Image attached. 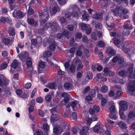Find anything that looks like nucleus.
<instances>
[{
    "mask_svg": "<svg viewBox=\"0 0 135 135\" xmlns=\"http://www.w3.org/2000/svg\"><path fill=\"white\" fill-rule=\"evenodd\" d=\"M112 19V17L109 15H108L106 16L105 19L106 27L109 31L110 36H114L116 37L117 33L115 32V30L114 28V24L113 23H112L111 22L109 21ZM113 40H114V44L116 45L119 48L120 47L118 45L120 42V40L116 37L113 38Z\"/></svg>",
    "mask_w": 135,
    "mask_h": 135,
    "instance_id": "1",
    "label": "nucleus"
},
{
    "mask_svg": "<svg viewBox=\"0 0 135 135\" xmlns=\"http://www.w3.org/2000/svg\"><path fill=\"white\" fill-rule=\"evenodd\" d=\"M47 21H46V20L45 21H44V20H40L41 25L43 26V28L40 30L41 32L47 29L50 27H51L52 23H53V22L50 21L47 23H45V22Z\"/></svg>",
    "mask_w": 135,
    "mask_h": 135,
    "instance_id": "2",
    "label": "nucleus"
},
{
    "mask_svg": "<svg viewBox=\"0 0 135 135\" xmlns=\"http://www.w3.org/2000/svg\"><path fill=\"white\" fill-rule=\"evenodd\" d=\"M135 118V112L131 111L127 115V118L126 120V122L128 124L131 123L132 120H134Z\"/></svg>",
    "mask_w": 135,
    "mask_h": 135,
    "instance_id": "3",
    "label": "nucleus"
},
{
    "mask_svg": "<svg viewBox=\"0 0 135 135\" xmlns=\"http://www.w3.org/2000/svg\"><path fill=\"white\" fill-rule=\"evenodd\" d=\"M119 110L122 111H124L128 109V102L125 100H122L119 102Z\"/></svg>",
    "mask_w": 135,
    "mask_h": 135,
    "instance_id": "4",
    "label": "nucleus"
},
{
    "mask_svg": "<svg viewBox=\"0 0 135 135\" xmlns=\"http://www.w3.org/2000/svg\"><path fill=\"white\" fill-rule=\"evenodd\" d=\"M12 15L15 18L18 19H21L24 16L21 11L19 10L17 11L15 9Z\"/></svg>",
    "mask_w": 135,
    "mask_h": 135,
    "instance_id": "5",
    "label": "nucleus"
},
{
    "mask_svg": "<svg viewBox=\"0 0 135 135\" xmlns=\"http://www.w3.org/2000/svg\"><path fill=\"white\" fill-rule=\"evenodd\" d=\"M39 15L40 18H44L43 20H44V21H45L46 20V21L49 17L48 11L40 12Z\"/></svg>",
    "mask_w": 135,
    "mask_h": 135,
    "instance_id": "6",
    "label": "nucleus"
},
{
    "mask_svg": "<svg viewBox=\"0 0 135 135\" xmlns=\"http://www.w3.org/2000/svg\"><path fill=\"white\" fill-rule=\"evenodd\" d=\"M110 110L111 113L109 114V116L110 118L114 119H116L117 117L115 114V108L114 106H112L110 108Z\"/></svg>",
    "mask_w": 135,
    "mask_h": 135,
    "instance_id": "7",
    "label": "nucleus"
},
{
    "mask_svg": "<svg viewBox=\"0 0 135 135\" xmlns=\"http://www.w3.org/2000/svg\"><path fill=\"white\" fill-rule=\"evenodd\" d=\"M55 110L56 109L55 108L52 109L50 110L51 112L52 113L50 121L51 123H54L55 122L57 121L59 119V117L56 114L54 116L52 114L56 112Z\"/></svg>",
    "mask_w": 135,
    "mask_h": 135,
    "instance_id": "8",
    "label": "nucleus"
},
{
    "mask_svg": "<svg viewBox=\"0 0 135 135\" xmlns=\"http://www.w3.org/2000/svg\"><path fill=\"white\" fill-rule=\"evenodd\" d=\"M18 56L20 59L23 62L26 59L28 60L29 57L28 53L26 52L21 53L20 55H19Z\"/></svg>",
    "mask_w": 135,
    "mask_h": 135,
    "instance_id": "9",
    "label": "nucleus"
},
{
    "mask_svg": "<svg viewBox=\"0 0 135 135\" xmlns=\"http://www.w3.org/2000/svg\"><path fill=\"white\" fill-rule=\"evenodd\" d=\"M64 128H61L59 125L53 128V133L56 135H58L62 132Z\"/></svg>",
    "mask_w": 135,
    "mask_h": 135,
    "instance_id": "10",
    "label": "nucleus"
},
{
    "mask_svg": "<svg viewBox=\"0 0 135 135\" xmlns=\"http://www.w3.org/2000/svg\"><path fill=\"white\" fill-rule=\"evenodd\" d=\"M117 61L119 63L121 64L123 62L124 59L123 57L119 55L114 56L112 60V62L114 63L116 62Z\"/></svg>",
    "mask_w": 135,
    "mask_h": 135,
    "instance_id": "11",
    "label": "nucleus"
},
{
    "mask_svg": "<svg viewBox=\"0 0 135 135\" xmlns=\"http://www.w3.org/2000/svg\"><path fill=\"white\" fill-rule=\"evenodd\" d=\"M94 132L100 133L103 131V128L101 127L99 123H97L92 128Z\"/></svg>",
    "mask_w": 135,
    "mask_h": 135,
    "instance_id": "12",
    "label": "nucleus"
},
{
    "mask_svg": "<svg viewBox=\"0 0 135 135\" xmlns=\"http://www.w3.org/2000/svg\"><path fill=\"white\" fill-rule=\"evenodd\" d=\"M17 94L20 97L24 99L27 98L28 97L27 95L25 93H23L22 90L20 89H17L16 90Z\"/></svg>",
    "mask_w": 135,
    "mask_h": 135,
    "instance_id": "13",
    "label": "nucleus"
},
{
    "mask_svg": "<svg viewBox=\"0 0 135 135\" xmlns=\"http://www.w3.org/2000/svg\"><path fill=\"white\" fill-rule=\"evenodd\" d=\"M61 96L64 98V101L65 103H67L69 100L70 95L68 93L63 92L61 93Z\"/></svg>",
    "mask_w": 135,
    "mask_h": 135,
    "instance_id": "14",
    "label": "nucleus"
},
{
    "mask_svg": "<svg viewBox=\"0 0 135 135\" xmlns=\"http://www.w3.org/2000/svg\"><path fill=\"white\" fill-rule=\"evenodd\" d=\"M75 65H78L77 68V70H81L83 66V65L81 64V61L79 59H77L76 60Z\"/></svg>",
    "mask_w": 135,
    "mask_h": 135,
    "instance_id": "15",
    "label": "nucleus"
},
{
    "mask_svg": "<svg viewBox=\"0 0 135 135\" xmlns=\"http://www.w3.org/2000/svg\"><path fill=\"white\" fill-rule=\"evenodd\" d=\"M59 28V25L55 21L53 22V23L52 25L51 28V30L53 31H56Z\"/></svg>",
    "mask_w": 135,
    "mask_h": 135,
    "instance_id": "16",
    "label": "nucleus"
},
{
    "mask_svg": "<svg viewBox=\"0 0 135 135\" xmlns=\"http://www.w3.org/2000/svg\"><path fill=\"white\" fill-rule=\"evenodd\" d=\"M0 21L3 23H5L6 22L9 23L11 22V20L9 19L8 17L1 16L0 18Z\"/></svg>",
    "mask_w": 135,
    "mask_h": 135,
    "instance_id": "17",
    "label": "nucleus"
},
{
    "mask_svg": "<svg viewBox=\"0 0 135 135\" xmlns=\"http://www.w3.org/2000/svg\"><path fill=\"white\" fill-rule=\"evenodd\" d=\"M107 51L112 56H114L115 53V51L113 49L112 47L110 46L107 48Z\"/></svg>",
    "mask_w": 135,
    "mask_h": 135,
    "instance_id": "18",
    "label": "nucleus"
},
{
    "mask_svg": "<svg viewBox=\"0 0 135 135\" xmlns=\"http://www.w3.org/2000/svg\"><path fill=\"white\" fill-rule=\"evenodd\" d=\"M121 11H122V9H121L120 7H116L113 10V15L117 16H118L119 14V12Z\"/></svg>",
    "mask_w": 135,
    "mask_h": 135,
    "instance_id": "19",
    "label": "nucleus"
},
{
    "mask_svg": "<svg viewBox=\"0 0 135 135\" xmlns=\"http://www.w3.org/2000/svg\"><path fill=\"white\" fill-rule=\"evenodd\" d=\"M118 75L123 77H125L128 75V72L125 70H123L120 71L118 73Z\"/></svg>",
    "mask_w": 135,
    "mask_h": 135,
    "instance_id": "20",
    "label": "nucleus"
},
{
    "mask_svg": "<svg viewBox=\"0 0 135 135\" xmlns=\"http://www.w3.org/2000/svg\"><path fill=\"white\" fill-rule=\"evenodd\" d=\"M28 23L30 25H33L35 23V25H37V22H35L34 20L32 18H28L27 20Z\"/></svg>",
    "mask_w": 135,
    "mask_h": 135,
    "instance_id": "21",
    "label": "nucleus"
},
{
    "mask_svg": "<svg viewBox=\"0 0 135 135\" xmlns=\"http://www.w3.org/2000/svg\"><path fill=\"white\" fill-rule=\"evenodd\" d=\"M59 9V8L57 6L54 7L52 9V13H50L51 15H52L56 13Z\"/></svg>",
    "mask_w": 135,
    "mask_h": 135,
    "instance_id": "22",
    "label": "nucleus"
},
{
    "mask_svg": "<svg viewBox=\"0 0 135 135\" xmlns=\"http://www.w3.org/2000/svg\"><path fill=\"white\" fill-rule=\"evenodd\" d=\"M119 112L121 118L122 119L126 120H126L127 119V117L123 111L119 110Z\"/></svg>",
    "mask_w": 135,
    "mask_h": 135,
    "instance_id": "23",
    "label": "nucleus"
},
{
    "mask_svg": "<svg viewBox=\"0 0 135 135\" xmlns=\"http://www.w3.org/2000/svg\"><path fill=\"white\" fill-rule=\"evenodd\" d=\"M101 91L103 93H106L108 91V87L105 85H103L100 89Z\"/></svg>",
    "mask_w": 135,
    "mask_h": 135,
    "instance_id": "24",
    "label": "nucleus"
},
{
    "mask_svg": "<svg viewBox=\"0 0 135 135\" xmlns=\"http://www.w3.org/2000/svg\"><path fill=\"white\" fill-rule=\"evenodd\" d=\"M93 18L95 19L100 20H102V15L100 14L96 13L93 16Z\"/></svg>",
    "mask_w": 135,
    "mask_h": 135,
    "instance_id": "25",
    "label": "nucleus"
},
{
    "mask_svg": "<svg viewBox=\"0 0 135 135\" xmlns=\"http://www.w3.org/2000/svg\"><path fill=\"white\" fill-rule=\"evenodd\" d=\"M18 63V61L14 59L11 63V66L13 68L16 69L17 67Z\"/></svg>",
    "mask_w": 135,
    "mask_h": 135,
    "instance_id": "26",
    "label": "nucleus"
},
{
    "mask_svg": "<svg viewBox=\"0 0 135 135\" xmlns=\"http://www.w3.org/2000/svg\"><path fill=\"white\" fill-rule=\"evenodd\" d=\"M81 28L83 30H86L88 27L90 26L88 24H86L85 23H81L80 25Z\"/></svg>",
    "mask_w": 135,
    "mask_h": 135,
    "instance_id": "27",
    "label": "nucleus"
},
{
    "mask_svg": "<svg viewBox=\"0 0 135 135\" xmlns=\"http://www.w3.org/2000/svg\"><path fill=\"white\" fill-rule=\"evenodd\" d=\"M78 104L77 101L72 102L71 104V105L72 107L74 110H75V109L76 108L77 105Z\"/></svg>",
    "mask_w": 135,
    "mask_h": 135,
    "instance_id": "28",
    "label": "nucleus"
},
{
    "mask_svg": "<svg viewBox=\"0 0 135 135\" xmlns=\"http://www.w3.org/2000/svg\"><path fill=\"white\" fill-rule=\"evenodd\" d=\"M89 128L87 127H83L81 133L83 134H87L88 133Z\"/></svg>",
    "mask_w": 135,
    "mask_h": 135,
    "instance_id": "29",
    "label": "nucleus"
},
{
    "mask_svg": "<svg viewBox=\"0 0 135 135\" xmlns=\"http://www.w3.org/2000/svg\"><path fill=\"white\" fill-rule=\"evenodd\" d=\"M128 91L131 93L135 90V86L132 85H130L128 87Z\"/></svg>",
    "mask_w": 135,
    "mask_h": 135,
    "instance_id": "30",
    "label": "nucleus"
},
{
    "mask_svg": "<svg viewBox=\"0 0 135 135\" xmlns=\"http://www.w3.org/2000/svg\"><path fill=\"white\" fill-rule=\"evenodd\" d=\"M9 34L10 36H13L15 35V29L13 27H12L9 31Z\"/></svg>",
    "mask_w": 135,
    "mask_h": 135,
    "instance_id": "31",
    "label": "nucleus"
},
{
    "mask_svg": "<svg viewBox=\"0 0 135 135\" xmlns=\"http://www.w3.org/2000/svg\"><path fill=\"white\" fill-rule=\"evenodd\" d=\"M122 93V92L121 91L118 90L116 93V96L115 97V99H116L120 98V96Z\"/></svg>",
    "mask_w": 135,
    "mask_h": 135,
    "instance_id": "32",
    "label": "nucleus"
},
{
    "mask_svg": "<svg viewBox=\"0 0 135 135\" xmlns=\"http://www.w3.org/2000/svg\"><path fill=\"white\" fill-rule=\"evenodd\" d=\"M116 80H114L113 81L114 82L116 83H119L122 84H124V81L123 79H119L118 78H116Z\"/></svg>",
    "mask_w": 135,
    "mask_h": 135,
    "instance_id": "33",
    "label": "nucleus"
},
{
    "mask_svg": "<svg viewBox=\"0 0 135 135\" xmlns=\"http://www.w3.org/2000/svg\"><path fill=\"white\" fill-rule=\"evenodd\" d=\"M118 125L119 127L122 128H124L126 127L125 123L122 121L119 122L118 123Z\"/></svg>",
    "mask_w": 135,
    "mask_h": 135,
    "instance_id": "34",
    "label": "nucleus"
},
{
    "mask_svg": "<svg viewBox=\"0 0 135 135\" xmlns=\"http://www.w3.org/2000/svg\"><path fill=\"white\" fill-rule=\"evenodd\" d=\"M38 65L40 68H45L46 66V63L42 61H40Z\"/></svg>",
    "mask_w": 135,
    "mask_h": 135,
    "instance_id": "35",
    "label": "nucleus"
},
{
    "mask_svg": "<svg viewBox=\"0 0 135 135\" xmlns=\"http://www.w3.org/2000/svg\"><path fill=\"white\" fill-rule=\"evenodd\" d=\"M110 70H109V69L107 68H105L103 70V71L104 73V75L106 76H108V74L109 73V72Z\"/></svg>",
    "mask_w": 135,
    "mask_h": 135,
    "instance_id": "36",
    "label": "nucleus"
},
{
    "mask_svg": "<svg viewBox=\"0 0 135 135\" xmlns=\"http://www.w3.org/2000/svg\"><path fill=\"white\" fill-rule=\"evenodd\" d=\"M31 48H33L34 47H35V45L37 43V41L36 39H32L31 41Z\"/></svg>",
    "mask_w": 135,
    "mask_h": 135,
    "instance_id": "37",
    "label": "nucleus"
},
{
    "mask_svg": "<svg viewBox=\"0 0 135 135\" xmlns=\"http://www.w3.org/2000/svg\"><path fill=\"white\" fill-rule=\"evenodd\" d=\"M7 64L6 63L4 62L2 63L0 66V70L5 69L7 67Z\"/></svg>",
    "mask_w": 135,
    "mask_h": 135,
    "instance_id": "38",
    "label": "nucleus"
},
{
    "mask_svg": "<svg viewBox=\"0 0 135 135\" xmlns=\"http://www.w3.org/2000/svg\"><path fill=\"white\" fill-rule=\"evenodd\" d=\"M69 70L72 73H74L75 71V68L73 64H71L69 66Z\"/></svg>",
    "mask_w": 135,
    "mask_h": 135,
    "instance_id": "39",
    "label": "nucleus"
},
{
    "mask_svg": "<svg viewBox=\"0 0 135 135\" xmlns=\"http://www.w3.org/2000/svg\"><path fill=\"white\" fill-rule=\"evenodd\" d=\"M27 61L26 62V64L28 67H30L31 66L32 63L31 60V59L30 57L28 58V60H27Z\"/></svg>",
    "mask_w": 135,
    "mask_h": 135,
    "instance_id": "40",
    "label": "nucleus"
},
{
    "mask_svg": "<svg viewBox=\"0 0 135 135\" xmlns=\"http://www.w3.org/2000/svg\"><path fill=\"white\" fill-rule=\"evenodd\" d=\"M10 40L7 38H5L4 39L3 41V44L7 45H8L10 43Z\"/></svg>",
    "mask_w": 135,
    "mask_h": 135,
    "instance_id": "41",
    "label": "nucleus"
},
{
    "mask_svg": "<svg viewBox=\"0 0 135 135\" xmlns=\"http://www.w3.org/2000/svg\"><path fill=\"white\" fill-rule=\"evenodd\" d=\"M86 77L89 80L93 78V74L90 72H88L87 73Z\"/></svg>",
    "mask_w": 135,
    "mask_h": 135,
    "instance_id": "42",
    "label": "nucleus"
},
{
    "mask_svg": "<svg viewBox=\"0 0 135 135\" xmlns=\"http://www.w3.org/2000/svg\"><path fill=\"white\" fill-rule=\"evenodd\" d=\"M133 27L131 25H129L128 24L126 25L123 26V28L125 29H127L128 30H131Z\"/></svg>",
    "mask_w": 135,
    "mask_h": 135,
    "instance_id": "43",
    "label": "nucleus"
},
{
    "mask_svg": "<svg viewBox=\"0 0 135 135\" xmlns=\"http://www.w3.org/2000/svg\"><path fill=\"white\" fill-rule=\"evenodd\" d=\"M84 52L85 55L87 57H88L90 56V54L89 51L85 48L84 49Z\"/></svg>",
    "mask_w": 135,
    "mask_h": 135,
    "instance_id": "44",
    "label": "nucleus"
},
{
    "mask_svg": "<svg viewBox=\"0 0 135 135\" xmlns=\"http://www.w3.org/2000/svg\"><path fill=\"white\" fill-rule=\"evenodd\" d=\"M51 52L50 51H47L44 53V56L47 57H50L51 55Z\"/></svg>",
    "mask_w": 135,
    "mask_h": 135,
    "instance_id": "45",
    "label": "nucleus"
},
{
    "mask_svg": "<svg viewBox=\"0 0 135 135\" xmlns=\"http://www.w3.org/2000/svg\"><path fill=\"white\" fill-rule=\"evenodd\" d=\"M82 17L83 19L86 21H88V15L86 13H84L82 15Z\"/></svg>",
    "mask_w": 135,
    "mask_h": 135,
    "instance_id": "46",
    "label": "nucleus"
},
{
    "mask_svg": "<svg viewBox=\"0 0 135 135\" xmlns=\"http://www.w3.org/2000/svg\"><path fill=\"white\" fill-rule=\"evenodd\" d=\"M105 45V43L103 41H100L98 42V45L100 47H103Z\"/></svg>",
    "mask_w": 135,
    "mask_h": 135,
    "instance_id": "47",
    "label": "nucleus"
},
{
    "mask_svg": "<svg viewBox=\"0 0 135 135\" xmlns=\"http://www.w3.org/2000/svg\"><path fill=\"white\" fill-rule=\"evenodd\" d=\"M55 85V83H51L47 85V87L50 89H53L54 88Z\"/></svg>",
    "mask_w": 135,
    "mask_h": 135,
    "instance_id": "48",
    "label": "nucleus"
},
{
    "mask_svg": "<svg viewBox=\"0 0 135 135\" xmlns=\"http://www.w3.org/2000/svg\"><path fill=\"white\" fill-rule=\"evenodd\" d=\"M107 100L104 98H103L102 99L101 101V104L103 106H104L107 102Z\"/></svg>",
    "mask_w": 135,
    "mask_h": 135,
    "instance_id": "49",
    "label": "nucleus"
},
{
    "mask_svg": "<svg viewBox=\"0 0 135 135\" xmlns=\"http://www.w3.org/2000/svg\"><path fill=\"white\" fill-rule=\"evenodd\" d=\"M64 86L65 89H69L70 88V84L69 83H66L64 84Z\"/></svg>",
    "mask_w": 135,
    "mask_h": 135,
    "instance_id": "50",
    "label": "nucleus"
},
{
    "mask_svg": "<svg viewBox=\"0 0 135 135\" xmlns=\"http://www.w3.org/2000/svg\"><path fill=\"white\" fill-rule=\"evenodd\" d=\"M93 108L95 111H96L97 112H98L99 111L100 108L99 106L95 105H93Z\"/></svg>",
    "mask_w": 135,
    "mask_h": 135,
    "instance_id": "51",
    "label": "nucleus"
},
{
    "mask_svg": "<svg viewBox=\"0 0 135 135\" xmlns=\"http://www.w3.org/2000/svg\"><path fill=\"white\" fill-rule=\"evenodd\" d=\"M60 21L61 23H64L65 25H66L67 22H66V20L63 17H61L60 18Z\"/></svg>",
    "mask_w": 135,
    "mask_h": 135,
    "instance_id": "52",
    "label": "nucleus"
},
{
    "mask_svg": "<svg viewBox=\"0 0 135 135\" xmlns=\"http://www.w3.org/2000/svg\"><path fill=\"white\" fill-rule=\"evenodd\" d=\"M133 69L132 67H130L128 69V71L127 72L128 73V74H129V76L131 74H133Z\"/></svg>",
    "mask_w": 135,
    "mask_h": 135,
    "instance_id": "53",
    "label": "nucleus"
},
{
    "mask_svg": "<svg viewBox=\"0 0 135 135\" xmlns=\"http://www.w3.org/2000/svg\"><path fill=\"white\" fill-rule=\"evenodd\" d=\"M58 1L59 3L61 5L64 4L66 3V0H57Z\"/></svg>",
    "mask_w": 135,
    "mask_h": 135,
    "instance_id": "54",
    "label": "nucleus"
},
{
    "mask_svg": "<svg viewBox=\"0 0 135 135\" xmlns=\"http://www.w3.org/2000/svg\"><path fill=\"white\" fill-rule=\"evenodd\" d=\"M70 8H72L73 10H75V11L78 10L77 6L75 4L71 5Z\"/></svg>",
    "mask_w": 135,
    "mask_h": 135,
    "instance_id": "55",
    "label": "nucleus"
},
{
    "mask_svg": "<svg viewBox=\"0 0 135 135\" xmlns=\"http://www.w3.org/2000/svg\"><path fill=\"white\" fill-rule=\"evenodd\" d=\"M51 99V96L50 95H47L45 97V99L46 102H50Z\"/></svg>",
    "mask_w": 135,
    "mask_h": 135,
    "instance_id": "56",
    "label": "nucleus"
},
{
    "mask_svg": "<svg viewBox=\"0 0 135 135\" xmlns=\"http://www.w3.org/2000/svg\"><path fill=\"white\" fill-rule=\"evenodd\" d=\"M31 86V84L30 83H27L25 84V88L26 89H30Z\"/></svg>",
    "mask_w": 135,
    "mask_h": 135,
    "instance_id": "57",
    "label": "nucleus"
},
{
    "mask_svg": "<svg viewBox=\"0 0 135 135\" xmlns=\"http://www.w3.org/2000/svg\"><path fill=\"white\" fill-rule=\"evenodd\" d=\"M91 37L93 40H96L97 38L96 33L94 32H92L91 34Z\"/></svg>",
    "mask_w": 135,
    "mask_h": 135,
    "instance_id": "58",
    "label": "nucleus"
},
{
    "mask_svg": "<svg viewBox=\"0 0 135 135\" xmlns=\"http://www.w3.org/2000/svg\"><path fill=\"white\" fill-rule=\"evenodd\" d=\"M86 33L87 35H89L91 32L92 31L91 28L90 27V26L89 27H88L86 30Z\"/></svg>",
    "mask_w": 135,
    "mask_h": 135,
    "instance_id": "59",
    "label": "nucleus"
},
{
    "mask_svg": "<svg viewBox=\"0 0 135 135\" xmlns=\"http://www.w3.org/2000/svg\"><path fill=\"white\" fill-rule=\"evenodd\" d=\"M36 100L37 103H42L43 102V99L41 97H38L36 98Z\"/></svg>",
    "mask_w": 135,
    "mask_h": 135,
    "instance_id": "60",
    "label": "nucleus"
},
{
    "mask_svg": "<svg viewBox=\"0 0 135 135\" xmlns=\"http://www.w3.org/2000/svg\"><path fill=\"white\" fill-rule=\"evenodd\" d=\"M83 41L85 43H87L88 42V40L87 37L86 35H84L82 38Z\"/></svg>",
    "mask_w": 135,
    "mask_h": 135,
    "instance_id": "61",
    "label": "nucleus"
},
{
    "mask_svg": "<svg viewBox=\"0 0 135 135\" xmlns=\"http://www.w3.org/2000/svg\"><path fill=\"white\" fill-rule=\"evenodd\" d=\"M72 118L75 120L77 119V115L76 113L75 112H73L72 113Z\"/></svg>",
    "mask_w": 135,
    "mask_h": 135,
    "instance_id": "62",
    "label": "nucleus"
},
{
    "mask_svg": "<svg viewBox=\"0 0 135 135\" xmlns=\"http://www.w3.org/2000/svg\"><path fill=\"white\" fill-rule=\"evenodd\" d=\"M89 95L92 97H94L95 96V92L94 90H91L89 93Z\"/></svg>",
    "mask_w": 135,
    "mask_h": 135,
    "instance_id": "63",
    "label": "nucleus"
},
{
    "mask_svg": "<svg viewBox=\"0 0 135 135\" xmlns=\"http://www.w3.org/2000/svg\"><path fill=\"white\" fill-rule=\"evenodd\" d=\"M43 127L44 129L45 130H47L49 128V126L47 124H43Z\"/></svg>",
    "mask_w": 135,
    "mask_h": 135,
    "instance_id": "64",
    "label": "nucleus"
}]
</instances>
